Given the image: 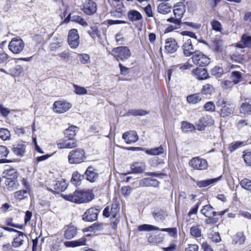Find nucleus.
<instances>
[{"instance_id": "32", "label": "nucleus", "mask_w": 251, "mask_h": 251, "mask_svg": "<svg viewBox=\"0 0 251 251\" xmlns=\"http://www.w3.org/2000/svg\"><path fill=\"white\" fill-rule=\"evenodd\" d=\"M131 169L133 173H143L145 170V165L141 163L135 162L131 165Z\"/></svg>"}, {"instance_id": "30", "label": "nucleus", "mask_w": 251, "mask_h": 251, "mask_svg": "<svg viewBox=\"0 0 251 251\" xmlns=\"http://www.w3.org/2000/svg\"><path fill=\"white\" fill-rule=\"evenodd\" d=\"M127 16L129 20L132 22L139 21L142 19V16L140 13L135 10H130L128 12Z\"/></svg>"}, {"instance_id": "20", "label": "nucleus", "mask_w": 251, "mask_h": 251, "mask_svg": "<svg viewBox=\"0 0 251 251\" xmlns=\"http://www.w3.org/2000/svg\"><path fill=\"white\" fill-rule=\"evenodd\" d=\"M53 186L54 190L50 188H48V190L58 193L60 192L64 191L67 188V184L64 179H61L60 180H56Z\"/></svg>"}, {"instance_id": "38", "label": "nucleus", "mask_w": 251, "mask_h": 251, "mask_svg": "<svg viewBox=\"0 0 251 251\" xmlns=\"http://www.w3.org/2000/svg\"><path fill=\"white\" fill-rule=\"evenodd\" d=\"M230 78L234 84H237L241 81L242 78V74L238 71H233L231 73Z\"/></svg>"}, {"instance_id": "31", "label": "nucleus", "mask_w": 251, "mask_h": 251, "mask_svg": "<svg viewBox=\"0 0 251 251\" xmlns=\"http://www.w3.org/2000/svg\"><path fill=\"white\" fill-rule=\"evenodd\" d=\"M221 176H220L215 178L200 181L197 183V184L199 187H205L218 182L221 179Z\"/></svg>"}, {"instance_id": "53", "label": "nucleus", "mask_w": 251, "mask_h": 251, "mask_svg": "<svg viewBox=\"0 0 251 251\" xmlns=\"http://www.w3.org/2000/svg\"><path fill=\"white\" fill-rule=\"evenodd\" d=\"M128 114L133 116H144L148 114V112L142 109H131L128 111Z\"/></svg>"}, {"instance_id": "48", "label": "nucleus", "mask_w": 251, "mask_h": 251, "mask_svg": "<svg viewBox=\"0 0 251 251\" xmlns=\"http://www.w3.org/2000/svg\"><path fill=\"white\" fill-rule=\"evenodd\" d=\"M82 176L77 172H74L73 174L72 182L76 185H79L82 179Z\"/></svg>"}, {"instance_id": "57", "label": "nucleus", "mask_w": 251, "mask_h": 251, "mask_svg": "<svg viewBox=\"0 0 251 251\" xmlns=\"http://www.w3.org/2000/svg\"><path fill=\"white\" fill-rule=\"evenodd\" d=\"M231 59L234 61L240 63L243 60V56L238 52H235L231 55Z\"/></svg>"}, {"instance_id": "35", "label": "nucleus", "mask_w": 251, "mask_h": 251, "mask_svg": "<svg viewBox=\"0 0 251 251\" xmlns=\"http://www.w3.org/2000/svg\"><path fill=\"white\" fill-rule=\"evenodd\" d=\"M246 240V237L242 232L236 233L233 238V243L234 244L242 245Z\"/></svg>"}, {"instance_id": "7", "label": "nucleus", "mask_w": 251, "mask_h": 251, "mask_svg": "<svg viewBox=\"0 0 251 251\" xmlns=\"http://www.w3.org/2000/svg\"><path fill=\"white\" fill-rule=\"evenodd\" d=\"M189 164L191 167L196 170H204L208 167L207 161L199 157L192 158Z\"/></svg>"}, {"instance_id": "15", "label": "nucleus", "mask_w": 251, "mask_h": 251, "mask_svg": "<svg viewBox=\"0 0 251 251\" xmlns=\"http://www.w3.org/2000/svg\"><path fill=\"white\" fill-rule=\"evenodd\" d=\"M99 211L95 208H91L87 210L83 216V220L87 222L95 221L98 218Z\"/></svg>"}, {"instance_id": "19", "label": "nucleus", "mask_w": 251, "mask_h": 251, "mask_svg": "<svg viewBox=\"0 0 251 251\" xmlns=\"http://www.w3.org/2000/svg\"><path fill=\"white\" fill-rule=\"evenodd\" d=\"M159 182L156 179L145 178L139 181V186L157 187L159 186Z\"/></svg>"}, {"instance_id": "64", "label": "nucleus", "mask_w": 251, "mask_h": 251, "mask_svg": "<svg viewBox=\"0 0 251 251\" xmlns=\"http://www.w3.org/2000/svg\"><path fill=\"white\" fill-rule=\"evenodd\" d=\"M9 152V151L6 147L0 146V158L6 157Z\"/></svg>"}, {"instance_id": "1", "label": "nucleus", "mask_w": 251, "mask_h": 251, "mask_svg": "<svg viewBox=\"0 0 251 251\" xmlns=\"http://www.w3.org/2000/svg\"><path fill=\"white\" fill-rule=\"evenodd\" d=\"M66 200L75 203L87 202L91 201L94 196L90 191H75L73 194L63 195Z\"/></svg>"}, {"instance_id": "47", "label": "nucleus", "mask_w": 251, "mask_h": 251, "mask_svg": "<svg viewBox=\"0 0 251 251\" xmlns=\"http://www.w3.org/2000/svg\"><path fill=\"white\" fill-rule=\"evenodd\" d=\"M190 233L192 236L195 237H200L201 236V230L199 226H192L190 229Z\"/></svg>"}, {"instance_id": "33", "label": "nucleus", "mask_w": 251, "mask_h": 251, "mask_svg": "<svg viewBox=\"0 0 251 251\" xmlns=\"http://www.w3.org/2000/svg\"><path fill=\"white\" fill-rule=\"evenodd\" d=\"M76 233L77 231L75 227L69 226L65 231L64 237L67 239H71L76 235Z\"/></svg>"}, {"instance_id": "3", "label": "nucleus", "mask_w": 251, "mask_h": 251, "mask_svg": "<svg viewBox=\"0 0 251 251\" xmlns=\"http://www.w3.org/2000/svg\"><path fill=\"white\" fill-rule=\"evenodd\" d=\"M86 159L85 151L78 148L72 150L68 156V162L71 164H76L82 163Z\"/></svg>"}, {"instance_id": "13", "label": "nucleus", "mask_w": 251, "mask_h": 251, "mask_svg": "<svg viewBox=\"0 0 251 251\" xmlns=\"http://www.w3.org/2000/svg\"><path fill=\"white\" fill-rule=\"evenodd\" d=\"M214 123L213 119L210 116H206L201 117L196 124V129L201 131L204 130L207 126L213 125Z\"/></svg>"}, {"instance_id": "63", "label": "nucleus", "mask_w": 251, "mask_h": 251, "mask_svg": "<svg viewBox=\"0 0 251 251\" xmlns=\"http://www.w3.org/2000/svg\"><path fill=\"white\" fill-rule=\"evenodd\" d=\"M204 109L206 111L213 112L215 111V106L214 103L212 101L206 102L204 106Z\"/></svg>"}, {"instance_id": "8", "label": "nucleus", "mask_w": 251, "mask_h": 251, "mask_svg": "<svg viewBox=\"0 0 251 251\" xmlns=\"http://www.w3.org/2000/svg\"><path fill=\"white\" fill-rule=\"evenodd\" d=\"M72 105L65 101L58 100L54 102L53 105L54 112L57 113H63L69 110Z\"/></svg>"}, {"instance_id": "4", "label": "nucleus", "mask_w": 251, "mask_h": 251, "mask_svg": "<svg viewBox=\"0 0 251 251\" xmlns=\"http://www.w3.org/2000/svg\"><path fill=\"white\" fill-rule=\"evenodd\" d=\"M25 46L23 40L19 37L12 39L8 45L9 50L14 54H19L24 50Z\"/></svg>"}, {"instance_id": "5", "label": "nucleus", "mask_w": 251, "mask_h": 251, "mask_svg": "<svg viewBox=\"0 0 251 251\" xmlns=\"http://www.w3.org/2000/svg\"><path fill=\"white\" fill-rule=\"evenodd\" d=\"M113 55L117 60L118 59L122 61L128 59L131 56L130 50L126 46L119 47L113 49Z\"/></svg>"}, {"instance_id": "51", "label": "nucleus", "mask_w": 251, "mask_h": 251, "mask_svg": "<svg viewBox=\"0 0 251 251\" xmlns=\"http://www.w3.org/2000/svg\"><path fill=\"white\" fill-rule=\"evenodd\" d=\"M164 151V149L162 147L158 148L151 149L149 150H147L146 152L150 155H156L162 153Z\"/></svg>"}, {"instance_id": "10", "label": "nucleus", "mask_w": 251, "mask_h": 251, "mask_svg": "<svg viewBox=\"0 0 251 251\" xmlns=\"http://www.w3.org/2000/svg\"><path fill=\"white\" fill-rule=\"evenodd\" d=\"M13 61L9 60L5 64V67L8 70L7 75H10L13 76H18L23 71V67L20 65H15L13 66Z\"/></svg>"}, {"instance_id": "6", "label": "nucleus", "mask_w": 251, "mask_h": 251, "mask_svg": "<svg viewBox=\"0 0 251 251\" xmlns=\"http://www.w3.org/2000/svg\"><path fill=\"white\" fill-rule=\"evenodd\" d=\"M192 60L195 64L201 66H205L210 63L209 57L199 50L195 51L192 56Z\"/></svg>"}, {"instance_id": "14", "label": "nucleus", "mask_w": 251, "mask_h": 251, "mask_svg": "<svg viewBox=\"0 0 251 251\" xmlns=\"http://www.w3.org/2000/svg\"><path fill=\"white\" fill-rule=\"evenodd\" d=\"M77 141L75 139L66 138L57 144L58 149H73L76 147Z\"/></svg>"}, {"instance_id": "54", "label": "nucleus", "mask_w": 251, "mask_h": 251, "mask_svg": "<svg viewBox=\"0 0 251 251\" xmlns=\"http://www.w3.org/2000/svg\"><path fill=\"white\" fill-rule=\"evenodd\" d=\"M73 87L75 88V92L79 95H83L87 94V90L83 87L74 84Z\"/></svg>"}, {"instance_id": "60", "label": "nucleus", "mask_w": 251, "mask_h": 251, "mask_svg": "<svg viewBox=\"0 0 251 251\" xmlns=\"http://www.w3.org/2000/svg\"><path fill=\"white\" fill-rule=\"evenodd\" d=\"M211 24L213 30L218 32L221 31L222 25L219 21L217 20H213L211 22Z\"/></svg>"}, {"instance_id": "25", "label": "nucleus", "mask_w": 251, "mask_h": 251, "mask_svg": "<svg viewBox=\"0 0 251 251\" xmlns=\"http://www.w3.org/2000/svg\"><path fill=\"white\" fill-rule=\"evenodd\" d=\"M78 131V128L75 126H70L64 131V135L66 138L75 139L76 133Z\"/></svg>"}, {"instance_id": "42", "label": "nucleus", "mask_w": 251, "mask_h": 251, "mask_svg": "<svg viewBox=\"0 0 251 251\" xmlns=\"http://www.w3.org/2000/svg\"><path fill=\"white\" fill-rule=\"evenodd\" d=\"M11 137L10 131L6 128H0V138L2 140H9Z\"/></svg>"}, {"instance_id": "36", "label": "nucleus", "mask_w": 251, "mask_h": 251, "mask_svg": "<svg viewBox=\"0 0 251 251\" xmlns=\"http://www.w3.org/2000/svg\"><path fill=\"white\" fill-rule=\"evenodd\" d=\"M88 33L93 39H95L96 36L99 39L101 38L100 31L99 30V27L97 25L91 26L90 29L88 30Z\"/></svg>"}, {"instance_id": "17", "label": "nucleus", "mask_w": 251, "mask_h": 251, "mask_svg": "<svg viewBox=\"0 0 251 251\" xmlns=\"http://www.w3.org/2000/svg\"><path fill=\"white\" fill-rule=\"evenodd\" d=\"M182 49L184 55L188 57L195 54L196 50L192 45V41L190 39H186L182 46Z\"/></svg>"}, {"instance_id": "9", "label": "nucleus", "mask_w": 251, "mask_h": 251, "mask_svg": "<svg viewBox=\"0 0 251 251\" xmlns=\"http://www.w3.org/2000/svg\"><path fill=\"white\" fill-rule=\"evenodd\" d=\"M68 41L72 48H76L79 44V36L77 30L72 29L69 32Z\"/></svg>"}, {"instance_id": "59", "label": "nucleus", "mask_w": 251, "mask_h": 251, "mask_svg": "<svg viewBox=\"0 0 251 251\" xmlns=\"http://www.w3.org/2000/svg\"><path fill=\"white\" fill-rule=\"evenodd\" d=\"M243 144L242 142L237 141L231 143L228 147V150L230 152H233L239 148Z\"/></svg>"}, {"instance_id": "58", "label": "nucleus", "mask_w": 251, "mask_h": 251, "mask_svg": "<svg viewBox=\"0 0 251 251\" xmlns=\"http://www.w3.org/2000/svg\"><path fill=\"white\" fill-rule=\"evenodd\" d=\"M223 42L220 40H215L213 42V48L215 51L221 52L222 51V46Z\"/></svg>"}, {"instance_id": "27", "label": "nucleus", "mask_w": 251, "mask_h": 251, "mask_svg": "<svg viewBox=\"0 0 251 251\" xmlns=\"http://www.w3.org/2000/svg\"><path fill=\"white\" fill-rule=\"evenodd\" d=\"M18 236L15 238L12 242V245L15 248H18L23 244L24 239L26 237L25 234L21 231H18Z\"/></svg>"}, {"instance_id": "49", "label": "nucleus", "mask_w": 251, "mask_h": 251, "mask_svg": "<svg viewBox=\"0 0 251 251\" xmlns=\"http://www.w3.org/2000/svg\"><path fill=\"white\" fill-rule=\"evenodd\" d=\"M27 190H22L18 191L14 193L15 197L20 200H22L26 198L27 196Z\"/></svg>"}, {"instance_id": "46", "label": "nucleus", "mask_w": 251, "mask_h": 251, "mask_svg": "<svg viewBox=\"0 0 251 251\" xmlns=\"http://www.w3.org/2000/svg\"><path fill=\"white\" fill-rule=\"evenodd\" d=\"M240 112L244 114L251 113V104L243 103L240 107Z\"/></svg>"}, {"instance_id": "29", "label": "nucleus", "mask_w": 251, "mask_h": 251, "mask_svg": "<svg viewBox=\"0 0 251 251\" xmlns=\"http://www.w3.org/2000/svg\"><path fill=\"white\" fill-rule=\"evenodd\" d=\"M26 146L23 144H17L13 146V151L18 156H23L25 152Z\"/></svg>"}, {"instance_id": "39", "label": "nucleus", "mask_w": 251, "mask_h": 251, "mask_svg": "<svg viewBox=\"0 0 251 251\" xmlns=\"http://www.w3.org/2000/svg\"><path fill=\"white\" fill-rule=\"evenodd\" d=\"M158 12L162 14H167L171 11V7L167 4L160 3L157 8Z\"/></svg>"}, {"instance_id": "45", "label": "nucleus", "mask_w": 251, "mask_h": 251, "mask_svg": "<svg viewBox=\"0 0 251 251\" xmlns=\"http://www.w3.org/2000/svg\"><path fill=\"white\" fill-rule=\"evenodd\" d=\"M240 185L245 189L251 192V180L248 178H244L240 181Z\"/></svg>"}, {"instance_id": "21", "label": "nucleus", "mask_w": 251, "mask_h": 251, "mask_svg": "<svg viewBox=\"0 0 251 251\" xmlns=\"http://www.w3.org/2000/svg\"><path fill=\"white\" fill-rule=\"evenodd\" d=\"M193 75L199 80L206 79L208 77L207 70L203 68H197L192 72Z\"/></svg>"}, {"instance_id": "28", "label": "nucleus", "mask_w": 251, "mask_h": 251, "mask_svg": "<svg viewBox=\"0 0 251 251\" xmlns=\"http://www.w3.org/2000/svg\"><path fill=\"white\" fill-rule=\"evenodd\" d=\"M201 212L202 214L207 218H210L211 216L217 215V212L214 211L213 207L210 205L204 206Z\"/></svg>"}, {"instance_id": "43", "label": "nucleus", "mask_w": 251, "mask_h": 251, "mask_svg": "<svg viewBox=\"0 0 251 251\" xmlns=\"http://www.w3.org/2000/svg\"><path fill=\"white\" fill-rule=\"evenodd\" d=\"M223 73V69L219 66H215L211 70L212 75L215 76L216 78L221 77Z\"/></svg>"}, {"instance_id": "16", "label": "nucleus", "mask_w": 251, "mask_h": 251, "mask_svg": "<svg viewBox=\"0 0 251 251\" xmlns=\"http://www.w3.org/2000/svg\"><path fill=\"white\" fill-rule=\"evenodd\" d=\"M176 41L172 38H168L165 41V50L168 53H173L178 49Z\"/></svg>"}, {"instance_id": "50", "label": "nucleus", "mask_w": 251, "mask_h": 251, "mask_svg": "<svg viewBox=\"0 0 251 251\" xmlns=\"http://www.w3.org/2000/svg\"><path fill=\"white\" fill-rule=\"evenodd\" d=\"M167 215L163 211H160L153 214L154 219L157 222L163 221Z\"/></svg>"}, {"instance_id": "61", "label": "nucleus", "mask_w": 251, "mask_h": 251, "mask_svg": "<svg viewBox=\"0 0 251 251\" xmlns=\"http://www.w3.org/2000/svg\"><path fill=\"white\" fill-rule=\"evenodd\" d=\"M159 230L162 231L168 232L170 236L172 237H175L176 235L177 229L176 228H161Z\"/></svg>"}, {"instance_id": "2", "label": "nucleus", "mask_w": 251, "mask_h": 251, "mask_svg": "<svg viewBox=\"0 0 251 251\" xmlns=\"http://www.w3.org/2000/svg\"><path fill=\"white\" fill-rule=\"evenodd\" d=\"M217 107L220 108V115L222 117L229 116L234 111L233 104L226 101L224 99L220 98L216 102Z\"/></svg>"}, {"instance_id": "24", "label": "nucleus", "mask_w": 251, "mask_h": 251, "mask_svg": "<svg viewBox=\"0 0 251 251\" xmlns=\"http://www.w3.org/2000/svg\"><path fill=\"white\" fill-rule=\"evenodd\" d=\"M70 20L84 26L88 25L87 23L83 19L78 15H75L71 17V14H69L67 17L64 20V23H67L69 22Z\"/></svg>"}, {"instance_id": "22", "label": "nucleus", "mask_w": 251, "mask_h": 251, "mask_svg": "<svg viewBox=\"0 0 251 251\" xmlns=\"http://www.w3.org/2000/svg\"><path fill=\"white\" fill-rule=\"evenodd\" d=\"M98 176L95 170L91 166H89L85 172V177L91 182H95L98 179Z\"/></svg>"}, {"instance_id": "52", "label": "nucleus", "mask_w": 251, "mask_h": 251, "mask_svg": "<svg viewBox=\"0 0 251 251\" xmlns=\"http://www.w3.org/2000/svg\"><path fill=\"white\" fill-rule=\"evenodd\" d=\"M78 58L79 61L83 64H87L90 62V58L88 54L82 53L78 54Z\"/></svg>"}, {"instance_id": "44", "label": "nucleus", "mask_w": 251, "mask_h": 251, "mask_svg": "<svg viewBox=\"0 0 251 251\" xmlns=\"http://www.w3.org/2000/svg\"><path fill=\"white\" fill-rule=\"evenodd\" d=\"M102 229V224L94 223L92 226L87 227L85 230L86 231H93L97 230H101Z\"/></svg>"}, {"instance_id": "18", "label": "nucleus", "mask_w": 251, "mask_h": 251, "mask_svg": "<svg viewBox=\"0 0 251 251\" xmlns=\"http://www.w3.org/2000/svg\"><path fill=\"white\" fill-rule=\"evenodd\" d=\"M123 138L126 144H131L135 143L138 140V136L135 131H129L123 134Z\"/></svg>"}, {"instance_id": "23", "label": "nucleus", "mask_w": 251, "mask_h": 251, "mask_svg": "<svg viewBox=\"0 0 251 251\" xmlns=\"http://www.w3.org/2000/svg\"><path fill=\"white\" fill-rule=\"evenodd\" d=\"M185 11V7L182 2L177 3L175 6H174V9L173 10L174 16L180 21L183 17Z\"/></svg>"}, {"instance_id": "55", "label": "nucleus", "mask_w": 251, "mask_h": 251, "mask_svg": "<svg viewBox=\"0 0 251 251\" xmlns=\"http://www.w3.org/2000/svg\"><path fill=\"white\" fill-rule=\"evenodd\" d=\"M243 158L247 165L251 166V151H244Z\"/></svg>"}, {"instance_id": "62", "label": "nucleus", "mask_w": 251, "mask_h": 251, "mask_svg": "<svg viewBox=\"0 0 251 251\" xmlns=\"http://www.w3.org/2000/svg\"><path fill=\"white\" fill-rule=\"evenodd\" d=\"M214 90L213 86L209 84H206L203 86L202 92L205 94L211 93Z\"/></svg>"}, {"instance_id": "34", "label": "nucleus", "mask_w": 251, "mask_h": 251, "mask_svg": "<svg viewBox=\"0 0 251 251\" xmlns=\"http://www.w3.org/2000/svg\"><path fill=\"white\" fill-rule=\"evenodd\" d=\"M181 128L183 132H193L196 129V127L193 124L186 122L183 121L181 122Z\"/></svg>"}, {"instance_id": "12", "label": "nucleus", "mask_w": 251, "mask_h": 251, "mask_svg": "<svg viewBox=\"0 0 251 251\" xmlns=\"http://www.w3.org/2000/svg\"><path fill=\"white\" fill-rule=\"evenodd\" d=\"M110 216L111 218L114 219L115 220L113 222V228L116 229L117 225L119 223V212L120 207L117 203H113L111 207H110Z\"/></svg>"}, {"instance_id": "40", "label": "nucleus", "mask_w": 251, "mask_h": 251, "mask_svg": "<svg viewBox=\"0 0 251 251\" xmlns=\"http://www.w3.org/2000/svg\"><path fill=\"white\" fill-rule=\"evenodd\" d=\"M201 100V98L198 94L191 95L187 97V101L190 104H196Z\"/></svg>"}, {"instance_id": "41", "label": "nucleus", "mask_w": 251, "mask_h": 251, "mask_svg": "<svg viewBox=\"0 0 251 251\" xmlns=\"http://www.w3.org/2000/svg\"><path fill=\"white\" fill-rule=\"evenodd\" d=\"M163 236L161 234H158L155 236H150L148 238V241L151 243H160L163 240Z\"/></svg>"}, {"instance_id": "56", "label": "nucleus", "mask_w": 251, "mask_h": 251, "mask_svg": "<svg viewBox=\"0 0 251 251\" xmlns=\"http://www.w3.org/2000/svg\"><path fill=\"white\" fill-rule=\"evenodd\" d=\"M241 42L244 43L246 47L251 48V36H247L246 34L243 35Z\"/></svg>"}, {"instance_id": "11", "label": "nucleus", "mask_w": 251, "mask_h": 251, "mask_svg": "<svg viewBox=\"0 0 251 251\" xmlns=\"http://www.w3.org/2000/svg\"><path fill=\"white\" fill-rule=\"evenodd\" d=\"M97 4L92 0H85L82 10L84 13L90 15L96 12Z\"/></svg>"}, {"instance_id": "26", "label": "nucleus", "mask_w": 251, "mask_h": 251, "mask_svg": "<svg viewBox=\"0 0 251 251\" xmlns=\"http://www.w3.org/2000/svg\"><path fill=\"white\" fill-rule=\"evenodd\" d=\"M86 239L85 238H81L78 240L75 241H67L64 242V245L66 247H76L78 246H83L86 244Z\"/></svg>"}, {"instance_id": "37", "label": "nucleus", "mask_w": 251, "mask_h": 251, "mask_svg": "<svg viewBox=\"0 0 251 251\" xmlns=\"http://www.w3.org/2000/svg\"><path fill=\"white\" fill-rule=\"evenodd\" d=\"M160 228L151 225L144 224L140 225L138 227V230L140 231H151V230H158Z\"/></svg>"}]
</instances>
